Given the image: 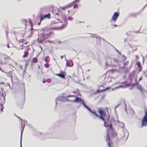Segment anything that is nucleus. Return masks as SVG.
Listing matches in <instances>:
<instances>
[{"label":"nucleus","mask_w":147,"mask_h":147,"mask_svg":"<svg viewBox=\"0 0 147 147\" xmlns=\"http://www.w3.org/2000/svg\"><path fill=\"white\" fill-rule=\"evenodd\" d=\"M117 122L119 124V126L121 128H123L124 127V125L123 123L122 122L120 123V121L118 120H117Z\"/></svg>","instance_id":"a211bd4d"},{"label":"nucleus","mask_w":147,"mask_h":147,"mask_svg":"<svg viewBox=\"0 0 147 147\" xmlns=\"http://www.w3.org/2000/svg\"><path fill=\"white\" fill-rule=\"evenodd\" d=\"M147 125V112H145V114L142 119V127L146 126Z\"/></svg>","instance_id":"39448f33"},{"label":"nucleus","mask_w":147,"mask_h":147,"mask_svg":"<svg viewBox=\"0 0 147 147\" xmlns=\"http://www.w3.org/2000/svg\"><path fill=\"white\" fill-rule=\"evenodd\" d=\"M72 66H73V63H72Z\"/></svg>","instance_id":"680f3d73"},{"label":"nucleus","mask_w":147,"mask_h":147,"mask_svg":"<svg viewBox=\"0 0 147 147\" xmlns=\"http://www.w3.org/2000/svg\"><path fill=\"white\" fill-rule=\"evenodd\" d=\"M126 86L125 85H120L118 87H117L115 88H124L126 87Z\"/></svg>","instance_id":"bb28decb"},{"label":"nucleus","mask_w":147,"mask_h":147,"mask_svg":"<svg viewBox=\"0 0 147 147\" xmlns=\"http://www.w3.org/2000/svg\"><path fill=\"white\" fill-rule=\"evenodd\" d=\"M136 58H138V56H136Z\"/></svg>","instance_id":"052dcab7"},{"label":"nucleus","mask_w":147,"mask_h":147,"mask_svg":"<svg viewBox=\"0 0 147 147\" xmlns=\"http://www.w3.org/2000/svg\"><path fill=\"white\" fill-rule=\"evenodd\" d=\"M0 70L1 71H2V69H1V68H0Z\"/></svg>","instance_id":"6e6d98bb"},{"label":"nucleus","mask_w":147,"mask_h":147,"mask_svg":"<svg viewBox=\"0 0 147 147\" xmlns=\"http://www.w3.org/2000/svg\"><path fill=\"white\" fill-rule=\"evenodd\" d=\"M7 47L8 48H9V47H10L9 45H7Z\"/></svg>","instance_id":"49530a36"},{"label":"nucleus","mask_w":147,"mask_h":147,"mask_svg":"<svg viewBox=\"0 0 147 147\" xmlns=\"http://www.w3.org/2000/svg\"><path fill=\"white\" fill-rule=\"evenodd\" d=\"M41 21H40V22H38V25H40V24H41Z\"/></svg>","instance_id":"a19ab883"},{"label":"nucleus","mask_w":147,"mask_h":147,"mask_svg":"<svg viewBox=\"0 0 147 147\" xmlns=\"http://www.w3.org/2000/svg\"><path fill=\"white\" fill-rule=\"evenodd\" d=\"M7 75L8 77H10L11 78V81L12 82V75L10 73H8L7 74Z\"/></svg>","instance_id":"cd10ccee"},{"label":"nucleus","mask_w":147,"mask_h":147,"mask_svg":"<svg viewBox=\"0 0 147 147\" xmlns=\"http://www.w3.org/2000/svg\"><path fill=\"white\" fill-rule=\"evenodd\" d=\"M65 61H66V65L67 66H70L69 65H68V62H67V60L66 59H65Z\"/></svg>","instance_id":"58836bf2"},{"label":"nucleus","mask_w":147,"mask_h":147,"mask_svg":"<svg viewBox=\"0 0 147 147\" xmlns=\"http://www.w3.org/2000/svg\"><path fill=\"white\" fill-rule=\"evenodd\" d=\"M28 53L27 51H24V55L23 56V57H26L28 55Z\"/></svg>","instance_id":"412c9836"},{"label":"nucleus","mask_w":147,"mask_h":147,"mask_svg":"<svg viewBox=\"0 0 147 147\" xmlns=\"http://www.w3.org/2000/svg\"><path fill=\"white\" fill-rule=\"evenodd\" d=\"M114 26L115 27H117V25H116V24H115V25H114Z\"/></svg>","instance_id":"09e8293b"},{"label":"nucleus","mask_w":147,"mask_h":147,"mask_svg":"<svg viewBox=\"0 0 147 147\" xmlns=\"http://www.w3.org/2000/svg\"><path fill=\"white\" fill-rule=\"evenodd\" d=\"M119 15V13L118 12H115L112 17V20L114 22H115L118 17Z\"/></svg>","instance_id":"1a4fd4ad"},{"label":"nucleus","mask_w":147,"mask_h":147,"mask_svg":"<svg viewBox=\"0 0 147 147\" xmlns=\"http://www.w3.org/2000/svg\"><path fill=\"white\" fill-rule=\"evenodd\" d=\"M2 97L3 98V100H1V98H0V105L1 107V111H3V109H4V107L3 106V105L4 103L5 102V96H3V93H2Z\"/></svg>","instance_id":"9b49d317"},{"label":"nucleus","mask_w":147,"mask_h":147,"mask_svg":"<svg viewBox=\"0 0 147 147\" xmlns=\"http://www.w3.org/2000/svg\"><path fill=\"white\" fill-rule=\"evenodd\" d=\"M93 37H95L97 39H98L100 40H101V38L100 36H98V37L96 36V35L95 34H93L92 35V36Z\"/></svg>","instance_id":"b1692460"},{"label":"nucleus","mask_w":147,"mask_h":147,"mask_svg":"<svg viewBox=\"0 0 147 147\" xmlns=\"http://www.w3.org/2000/svg\"><path fill=\"white\" fill-rule=\"evenodd\" d=\"M55 75L63 79H65V73L63 71H61L59 74H56Z\"/></svg>","instance_id":"9d476101"},{"label":"nucleus","mask_w":147,"mask_h":147,"mask_svg":"<svg viewBox=\"0 0 147 147\" xmlns=\"http://www.w3.org/2000/svg\"><path fill=\"white\" fill-rule=\"evenodd\" d=\"M79 1L80 0H75L73 2L72 4L69 5H71V6L73 5L74 8H77L78 7V5L77 4H75V3L76 2H79Z\"/></svg>","instance_id":"2eb2a0df"},{"label":"nucleus","mask_w":147,"mask_h":147,"mask_svg":"<svg viewBox=\"0 0 147 147\" xmlns=\"http://www.w3.org/2000/svg\"><path fill=\"white\" fill-rule=\"evenodd\" d=\"M135 83L133 84V86H137V88L139 89L141 92L143 91L142 87L141 86L138 84V82L137 81V78L135 79Z\"/></svg>","instance_id":"6e6552de"},{"label":"nucleus","mask_w":147,"mask_h":147,"mask_svg":"<svg viewBox=\"0 0 147 147\" xmlns=\"http://www.w3.org/2000/svg\"><path fill=\"white\" fill-rule=\"evenodd\" d=\"M71 6V5H68L67 6H66V7H61V6H60V8L63 10H65L66 8H67L68 7H70Z\"/></svg>","instance_id":"5701e85b"},{"label":"nucleus","mask_w":147,"mask_h":147,"mask_svg":"<svg viewBox=\"0 0 147 147\" xmlns=\"http://www.w3.org/2000/svg\"><path fill=\"white\" fill-rule=\"evenodd\" d=\"M50 60V59L49 56H47L45 59V61L46 62H48Z\"/></svg>","instance_id":"aec40b11"},{"label":"nucleus","mask_w":147,"mask_h":147,"mask_svg":"<svg viewBox=\"0 0 147 147\" xmlns=\"http://www.w3.org/2000/svg\"><path fill=\"white\" fill-rule=\"evenodd\" d=\"M42 82L43 83H45L46 82V81L45 80H43L42 81Z\"/></svg>","instance_id":"79ce46f5"},{"label":"nucleus","mask_w":147,"mask_h":147,"mask_svg":"<svg viewBox=\"0 0 147 147\" xmlns=\"http://www.w3.org/2000/svg\"><path fill=\"white\" fill-rule=\"evenodd\" d=\"M108 88H109L108 87H107V88H106V89H108Z\"/></svg>","instance_id":"13d9d810"},{"label":"nucleus","mask_w":147,"mask_h":147,"mask_svg":"<svg viewBox=\"0 0 147 147\" xmlns=\"http://www.w3.org/2000/svg\"><path fill=\"white\" fill-rule=\"evenodd\" d=\"M114 49H115L116 51L120 55H121V53L117 49H116L115 47H114Z\"/></svg>","instance_id":"72a5a7b5"},{"label":"nucleus","mask_w":147,"mask_h":147,"mask_svg":"<svg viewBox=\"0 0 147 147\" xmlns=\"http://www.w3.org/2000/svg\"><path fill=\"white\" fill-rule=\"evenodd\" d=\"M61 41H59V42H58V43H59V44H61Z\"/></svg>","instance_id":"de8ad7c7"},{"label":"nucleus","mask_w":147,"mask_h":147,"mask_svg":"<svg viewBox=\"0 0 147 147\" xmlns=\"http://www.w3.org/2000/svg\"><path fill=\"white\" fill-rule=\"evenodd\" d=\"M65 100V97L63 96H60L57 97L56 99V102H55V105L56 106L57 102V101H63Z\"/></svg>","instance_id":"4468645a"},{"label":"nucleus","mask_w":147,"mask_h":147,"mask_svg":"<svg viewBox=\"0 0 147 147\" xmlns=\"http://www.w3.org/2000/svg\"><path fill=\"white\" fill-rule=\"evenodd\" d=\"M82 104L86 109L95 116V117H93L94 118L98 117L100 119H101L104 121L105 127H108L110 129H112V121L109 120L110 115L108 112V114L107 115L103 110L99 109L98 112L100 115V116H99L95 112L91 111L90 109L85 104L84 101L82 102Z\"/></svg>","instance_id":"f257e3e1"},{"label":"nucleus","mask_w":147,"mask_h":147,"mask_svg":"<svg viewBox=\"0 0 147 147\" xmlns=\"http://www.w3.org/2000/svg\"><path fill=\"white\" fill-rule=\"evenodd\" d=\"M30 24L31 23H32V22L30 20Z\"/></svg>","instance_id":"4d7b16f0"},{"label":"nucleus","mask_w":147,"mask_h":147,"mask_svg":"<svg viewBox=\"0 0 147 147\" xmlns=\"http://www.w3.org/2000/svg\"><path fill=\"white\" fill-rule=\"evenodd\" d=\"M57 20L58 21V22H55V21H52L51 22V23L52 24H55L56 23H59V19H57Z\"/></svg>","instance_id":"a878e982"},{"label":"nucleus","mask_w":147,"mask_h":147,"mask_svg":"<svg viewBox=\"0 0 147 147\" xmlns=\"http://www.w3.org/2000/svg\"><path fill=\"white\" fill-rule=\"evenodd\" d=\"M76 20V24H78L79 23H80L81 22L84 23V22H81L80 21H79L78 20Z\"/></svg>","instance_id":"473e14b6"},{"label":"nucleus","mask_w":147,"mask_h":147,"mask_svg":"<svg viewBox=\"0 0 147 147\" xmlns=\"http://www.w3.org/2000/svg\"><path fill=\"white\" fill-rule=\"evenodd\" d=\"M68 19L69 20H71L73 19V18L69 16Z\"/></svg>","instance_id":"c9c22d12"},{"label":"nucleus","mask_w":147,"mask_h":147,"mask_svg":"<svg viewBox=\"0 0 147 147\" xmlns=\"http://www.w3.org/2000/svg\"><path fill=\"white\" fill-rule=\"evenodd\" d=\"M107 138H106L107 142L108 144L109 147H111L110 139V138L109 137V136L108 133H107Z\"/></svg>","instance_id":"f8f14e48"},{"label":"nucleus","mask_w":147,"mask_h":147,"mask_svg":"<svg viewBox=\"0 0 147 147\" xmlns=\"http://www.w3.org/2000/svg\"><path fill=\"white\" fill-rule=\"evenodd\" d=\"M82 104L86 109L95 116V117H93L94 118L98 117L100 119H101L104 121L105 127H108L110 129H112V121L109 120L110 115L108 112V114L107 115L103 110L99 109L98 112L100 115V116H99L95 112L91 111L90 109L85 104L84 101L82 102Z\"/></svg>","instance_id":"f03ea898"},{"label":"nucleus","mask_w":147,"mask_h":147,"mask_svg":"<svg viewBox=\"0 0 147 147\" xmlns=\"http://www.w3.org/2000/svg\"><path fill=\"white\" fill-rule=\"evenodd\" d=\"M136 49H135V50H133L132 51H135L136 50Z\"/></svg>","instance_id":"864d4df0"},{"label":"nucleus","mask_w":147,"mask_h":147,"mask_svg":"<svg viewBox=\"0 0 147 147\" xmlns=\"http://www.w3.org/2000/svg\"><path fill=\"white\" fill-rule=\"evenodd\" d=\"M129 61H127L126 62H125L124 63V66L123 67L121 68L122 69H124V70H123L124 73L125 74H126L127 72V69L125 68V67L126 65H127L128 64Z\"/></svg>","instance_id":"ddd939ff"},{"label":"nucleus","mask_w":147,"mask_h":147,"mask_svg":"<svg viewBox=\"0 0 147 147\" xmlns=\"http://www.w3.org/2000/svg\"><path fill=\"white\" fill-rule=\"evenodd\" d=\"M38 61L36 57H34L32 59V62L34 63H36Z\"/></svg>","instance_id":"393cba45"},{"label":"nucleus","mask_w":147,"mask_h":147,"mask_svg":"<svg viewBox=\"0 0 147 147\" xmlns=\"http://www.w3.org/2000/svg\"><path fill=\"white\" fill-rule=\"evenodd\" d=\"M51 18V14L49 13L45 15H40V21L46 18L50 19Z\"/></svg>","instance_id":"0eeeda50"},{"label":"nucleus","mask_w":147,"mask_h":147,"mask_svg":"<svg viewBox=\"0 0 147 147\" xmlns=\"http://www.w3.org/2000/svg\"><path fill=\"white\" fill-rule=\"evenodd\" d=\"M68 42H69L68 40H65L63 42L64 43H67Z\"/></svg>","instance_id":"4c0bfd02"},{"label":"nucleus","mask_w":147,"mask_h":147,"mask_svg":"<svg viewBox=\"0 0 147 147\" xmlns=\"http://www.w3.org/2000/svg\"><path fill=\"white\" fill-rule=\"evenodd\" d=\"M67 100L69 101V100L68 99Z\"/></svg>","instance_id":"338daca9"},{"label":"nucleus","mask_w":147,"mask_h":147,"mask_svg":"<svg viewBox=\"0 0 147 147\" xmlns=\"http://www.w3.org/2000/svg\"><path fill=\"white\" fill-rule=\"evenodd\" d=\"M17 117L18 118L20 119L21 121V124L22 129H21V136H20V147H22V143H21L22 134V133L23 131V130H24V127L25 124V123H26V121H24V120L23 121L22 119L18 117V116H17Z\"/></svg>","instance_id":"20e7f679"},{"label":"nucleus","mask_w":147,"mask_h":147,"mask_svg":"<svg viewBox=\"0 0 147 147\" xmlns=\"http://www.w3.org/2000/svg\"><path fill=\"white\" fill-rule=\"evenodd\" d=\"M130 46V47H131V48H132V47H131V46Z\"/></svg>","instance_id":"e2e57ef3"},{"label":"nucleus","mask_w":147,"mask_h":147,"mask_svg":"<svg viewBox=\"0 0 147 147\" xmlns=\"http://www.w3.org/2000/svg\"><path fill=\"white\" fill-rule=\"evenodd\" d=\"M126 40L125 39V40H124V43H125V42H126Z\"/></svg>","instance_id":"8fccbe9b"},{"label":"nucleus","mask_w":147,"mask_h":147,"mask_svg":"<svg viewBox=\"0 0 147 147\" xmlns=\"http://www.w3.org/2000/svg\"><path fill=\"white\" fill-rule=\"evenodd\" d=\"M142 77H140L139 80V81L140 80H142Z\"/></svg>","instance_id":"37998d69"},{"label":"nucleus","mask_w":147,"mask_h":147,"mask_svg":"<svg viewBox=\"0 0 147 147\" xmlns=\"http://www.w3.org/2000/svg\"><path fill=\"white\" fill-rule=\"evenodd\" d=\"M13 53V52H12V53H11V54H12Z\"/></svg>","instance_id":"0e129e2a"},{"label":"nucleus","mask_w":147,"mask_h":147,"mask_svg":"<svg viewBox=\"0 0 147 147\" xmlns=\"http://www.w3.org/2000/svg\"><path fill=\"white\" fill-rule=\"evenodd\" d=\"M129 77L130 79L131 82L132 81V78H133V75L132 74H130L129 75Z\"/></svg>","instance_id":"c85d7f7f"},{"label":"nucleus","mask_w":147,"mask_h":147,"mask_svg":"<svg viewBox=\"0 0 147 147\" xmlns=\"http://www.w3.org/2000/svg\"><path fill=\"white\" fill-rule=\"evenodd\" d=\"M63 19L64 20L65 22H66L67 20V19L66 17V16H64L63 17Z\"/></svg>","instance_id":"c756f323"},{"label":"nucleus","mask_w":147,"mask_h":147,"mask_svg":"<svg viewBox=\"0 0 147 147\" xmlns=\"http://www.w3.org/2000/svg\"><path fill=\"white\" fill-rule=\"evenodd\" d=\"M59 9H58L55 10V11H53V14H55V16H58L59 14ZM57 18V16L55 17Z\"/></svg>","instance_id":"f3484780"},{"label":"nucleus","mask_w":147,"mask_h":147,"mask_svg":"<svg viewBox=\"0 0 147 147\" xmlns=\"http://www.w3.org/2000/svg\"><path fill=\"white\" fill-rule=\"evenodd\" d=\"M44 66L45 67L48 68L49 67V65L48 63H46L45 64Z\"/></svg>","instance_id":"2f4dec72"},{"label":"nucleus","mask_w":147,"mask_h":147,"mask_svg":"<svg viewBox=\"0 0 147 147\" xmlns=\"http://www.w3.org/2000/svg\"><path fill=\"white\" fill-rule=\"evenodd\" d=\"M40 47L41 48V50L42 49V47L40 46Z\"/></svg>","instance_id":"bf43d9fd"},{"label":"nucleus","mask_w":147,"mask_h":147,"mask_svg":"<svg viewBox=\"0 0 147 147\" xmlns=\"http://www.w3.org/2000/svg\"><path fill=\"white\" fill-rule=\"evenodd\" d=\"M107 61L109 60L111 61V58H108L107 59Z\"/></svg>","instance_id":"ea45409f"},{"label":"nucleus","mask_w":147,"mask_h":147,"mask_svg":"<svg viewBox=\"0 0 147 147\" xmlns=\"http://www.w3.org/2000/svg\"><path fill=\"white\" fill-rule=\"evenodd\" d=\"M122 57H123V61H125L126 60V59H127V57L125 55H123L122 56Z\"/></svg>","instance_id":"7c9ffc66"},{"label":"nucleus","mask_w":147,"mask_h":147,"mask_svg":"<svg viewBox=\"0 0 147 147\" xmlns=\"http://www.w3.org/2000/svg\"><path fill=\"white\" fill-rule=\"evenodd\" d=\"M109 65H110V64L108 63V62H106L105 63V66H106V68L107 67V66H108Z\"/></svg>","instance_id":"f704fd0d"},{"label":"nucleus","mask_w":147,"mask_h":147,"mask_svg":"<svg viewBox=\"0 0 147 147\" xmlns=\"http://www.w3.org/2000/svg\"><path fill=\"white\" fill-rule=\"evenodd\" d=\"M24 103V101L23 100L22 101L20 105L18 102L17 103V105L18 106H19L20 108L22 109L23 107V106Z\"/></svg>","instance_id":"6ab92c4d"},{"label":"nucleus","mask_w":147,"mask_h":147,"mask_svg":"<svg viewBox=\"0 0 147 147\" xmlns=\"http://www.w3.org/2000/svg\"><path fill=\"white\" fill-rule=\"evenodd\" d=\"M64 56L65 57V55H64Z\"/></svg>","instance_id":"69168bd1"},{"label":"nucleus","mask_w":147,"mask_h":147,"mask_svg":"<svg viewBox=\"0 0 147 147\" xmlns=\"http://www.w3.org/2000/svg\"><path fill=\"white\" fill-rule=\"evenodd\" d=\"M22 40H20L19 42H22Z\"/></svg>","instance_id":"5fc2aeb1"},{"label":"nucleus","mask_w":147,"mask_h":147,"mask_svg":"<svg viewBox=\"0 0 147 147\" xmlns=\"http://www.w3.org/2000/svg\"><path fill=\"white\" fill-rule=\"evenodd\" d=\"M71 97H75V98L72 101L77 103H80L82 102H82L84 101L83 100H82V99L79 97H76L74 95H69L68 96H67V98H69Z\"/></svg>","instance_id":"423d86ee"},{"label":"nucleus","mask_w":147,"mask_h":147,"mask_svg":"<svg viewBox=\"0 0 147 147\" xmlns=\"http://www.w3.org/2000/svg\"><path fill=\"white\" fill-rule=\"evenodd\" d=\"M49 42V43H50L51 42H51V41L50 40H46L45 41V42L46 43V42Z\"/></svg>","instance_id":"e433bc0d"},{"label":"nucleus","mask_w":147,"mask_h":147,"mask_svg":"<svg viewBox=\"0 0 147 147\" xmlns=\"http://www.w3.org/2000/svg\"><path fill=\"white\" fill-rule=\"evenodd\" d=\"M124 134V135L123 136V138H125L127 140L129 136V133L127 130H125Z\"/></svg>","instance_id":"dca6fc26"},{"label":"nucleus","mask_w":147,"mask_h":147,"mask_svg":"<svg viewBox=\"0 0 147 147\" xmlns=\"http://www.w3.org/2000/svg\"><path fill=\"white\" fill-rule=\"evenodd\" d=\"M41 31L42 32L41 33L37 39V41L39 43L42 44L43 42L46 40V38L49 37L50 34H45L44 32V29H42Z\"/></svg>","instance_id":"7ed1b4c3"},{"label":"nucleus","mask_w":147,"mask_h":147,"mask_svg":"<svg viewBox=\"0 0 147 147\" xmlns=\"http://www.w3.org/2000/svg\"><path fill=\"white\" fill-rule=\"evenodd\" d=\"M102 40L104 41H105V40L103 38H102Z\"/></svg>","instance_id":"603ef678"},{"label":"nucleus","mask_w":147,"mask_h":147,"mask_svg":"<svg viewBox=\"0 0 147 147\" xmlns=\"http://www.w3.org/2000/svg\"><path fill=\"white\" fill-rule=\"evenodd\" d=\"M63 56H61V59H63Z\"/></svg>","instance_id":"a18cd8bd"},{"label":"nucleus","mask_w":147,"mask_h":147,"mask_svg":"<svg viewBox=\"0 0 147 147\" xmlns=\"http://www.w3.org/2000/svg\"><path fill=\"white\" fill-rule=\"evenodd\" d=\"M29 82H30V75H29Z\"/></svg>","instance_id":"c03bdc74"},{"label":"nucleus","mask_w":147,"mask_h":147,"mask_svg":"<svg viewBox=\"0 0 147 147\" xmlns=\"http://www.w3.org/2000/svg\"><path fill=\"white\" fill-rule=\"evenodd\" d=\"M112 60L115 62L116 63V65H119V61L117 60L115 58H113Z\"/></svg>","instance_id":"4be33fe9"},{"label":"nucleus","mask_w":147,"mask_h":147,"mask_svg":"<svg viewBox=\"0 0 147 147\" xmlns=\"http://www.w3.org/2000/svg\"><path fill=\"white\" fill-rule=\"evenodd\" d=\"M118 106H117L115 108V110L118 107Z\"/></svg>","instance_id":"3c124183"}]
</instances>
